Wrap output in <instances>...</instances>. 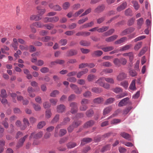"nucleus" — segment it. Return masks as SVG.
<instances>
[{
  "instance_id": "obj_1",
  "label": "nucleus",
  "mask_w": 153,
  "mask_h": 153,
  "mask_svg": "<svg viewBox=\"0 0 153 153\" xmlns=\"http://www.w3.org/2000/svg\"><path fill=\"white\" fill-rule=\"evenodd\" d=\"M78 104L76 102H72L70 103L69 106L71 108L70 112L72 114L76 113L78 110Z\"/></svg>"
},
{
  "instance_id": "obj_2",
  "label": "nucleus",
  "mask_w": 153,
  "mask_h": 153,
  "mask_svg": "<svg viewBox=\"0 0 153 153\" xmlns=\"http://www.w3.org/2000/svg\"><path fill=\"white\" fill-rule=\"evenodd\" d=\"M70 86L75 94H79L81 93L82 91L81 88H79L77 85L71 83L70 84Z\"/></svg>"
},
{
  "instance_id": "obj_3",
  "label": "nucleus",
  "mask_w": 153,
  "mask_h": 153,
  "mask_svg": "<svg viewBox=\"0 0 153 153\" xmlns=\"http://www.w3.org/2000/svg\"><path fill=\"white\" fill-rule=\"evenodd\" d=\"M43 134V132L42 131H39L36 134L35 132L32 133L29 137V138L30 139L32 138L37 139H39L42 137Z\"/></svg>"
},
{
  "instance_id": "obj_4",
  "label": "nucleus",
  "mask_w": 153,
  "mask_h": 153,
  "mask_svg": "<svg viewBox=\"0 0 153 153\" xmlns=\"http://www.w3.org/2000/svg\"><path fill=\"white\" fill-rule=\"evenodd\" d=\"M80 122H77L73 123L72 124L69 126L68 128V131L69 132H71L74 129L80 125Z\"/></svg>"
},
{
  "instance_id": "obj_5",
  "label": "nucleus",
  "mask_w": 153,
  "mask_h": 153,
  "mask_svg": "<svg viewBox=\"0 0 153 153\" xmlns=\"http://www.w3.org/2000/svg\"><path fill=\"white\" fill-rule=\"evenodd\" d=\"M105 8V5L102 4L98 5L94 10V12L97 13H100L102 12Z\"/></svg>"
},
{
  "instance_id": "obj_6",
  "label": "nucleus",
  "mask_w": 153,
  "mask_h": 153,
  "mask_svg": "<svg viewBox=\"0 0 153 153\" xmlns=\"http://www.w3.org/2000/svg\"><path fill=\"white\" fill-rule=\"evenodd\" d=\"M127 77L126 74L124 72H120L117 76V80L121 81L125 79Z\"/></svg>"
},
{
  "instance_id": "obj_7",
  "label": "nucleus",
  "mask_w": 153,
  "mask_h": 153,
  "mask_svg": "<svg viewBox=\"0 0 153 153\" xmlns=\"http://www.w3.org/2000/svg\"><path fill=\"white\" fill-rule=\"evenodd\" d=\"M65 106L63 104H60L57 106L56 111L58 113H62L65 111Z\"/></svg>"
},
{
  "instance_id": "obj_8",
  "label": "nucleus",
  "mask_w": 153,
  "mask_h": 153,
  "mask_svg": "<svg viewBox=\"0 0 153 153\" xmlns=\"http://www.w3.org/2000/svg\"><path fill=\"white\" fill-rule=\"evenodd\" d=\"M129 98L126 97L118 103V105L122 107L126 105L128 102Z\"/></svg>"
},
{
  "instance_id": "obj_9",
  "label": "nucleus",
  "mask_w": 153,
  "mask_h": 153,
  "mask_svg": "<svg viewBox=\"0 0 153 153\" xmlns=\"http://www.w3.org/2000/svg\"><path fill=\"white\" fill-rule=\"evenodd\" d=\"M28 136V135H26L24 136L22 138L19 140V142L17 145L16 147L17 148H19L22 146L26 139Z\"/></svg>"
},
{
  "instance_id": "obj_10",
  "label": "nucleus",
  "mask_w": 153,
  "mask_h": 153,
  "mask_svg": "<svg viewBox=\"0 0 153 153\" xmlns=\"http://www.w3.org/2000/svg\"><path fill=\"white\" fill-rule=\"evenodd\" d=\"M77 53V51L76 50L72 49L68 51L66 53V54L68 56H71L76 55Z\"/></svg>"
},
{
  "instance_id": "obj_11",
  "label": "nucleus",
  "mask_w": 153,
  "mask_h": 153,
  "mask_svg": "<svg viewBox=\"0 0 153 153\" xmlns=\"http://www.w3.org/2000/svg\"><path fill=\"white\" fill-rule=\"evenodd\" d=\"M103 54V52L100 50L95 51L91 53V55L93 57H99Z\"/></svg>"
},
{
  "instance_id": "obj_12",
  "label": "nucleus",
  "mask_w": 153,
  "mask_h": 153,
  "mask_svg": "<svg viewBox=\"0 0 153 153\" xmlns=\"http://www.w3.org/2000/svg\"><path fill=\"white\" fill-rule=\"evenodd\" d=\"M42 19V17L39 15H32L30 16V19L31 20L38 21Z\"/></svg>"
},
{
  "instance_id": "obj_13",
  "label": "nucleus",
  "mask_w": 153,
  "mask_h": 153,
  "mask_svg": "<svg viewBox=\"0 0 153 153\" xmlns=\"http://www.w3.org/2000/svg\"><path fill=\"white\" fill-rule=\"evenodd\" d=\"M113 72V70L111 68H106L104 69L100 73V74L102 75L104 74H107L112 73Z\"/></svg>"
},
{
  "instance_id": "obj_14",
  "label": "nucleus",
  "mask_w": 153,
  "mask_h": 153,
  "mask_svg": "<svg viewBox=\"0 0 153 153\" xmlns=\"http://www.w3.org/2000/svg\"><path fill=\"white\" fill-rule=\"evenodd\" d=\"M132 46V45L131 44L126 45L120 47L119 50L121 51H126L129 49Z\"/></svg>"
},
{
  "instance_id": "obj_15",
  "label": "nucleus",
  "mask_w": 153,
  "mask_h": 153,
  "mask_svg": "<svg viewBox=\"0 0 153 153\" xmlns=\"http://www.w3.org/2000/svg\"><path fill=\"white\" fill-rule=\"evenodd\" d=\"M99 49H101L105 52H107L112 50L114 49V47L112 46H109L101 48H98Z\"/></svg>"
},
{
  "instance_id": "obj_16",
  "label": "nucleus",
  "mask_w": 153,
  "mask_h": 153,
  "mask_svg": "<svg viewBox=\"0 0 153 153\" xmlns=\"http://www.w3.org/2000/svg\"><path fill=\"white\" fill-rule=\"evenodd\" d=\"M120 134L124 138L128 140H130V139L131 138V135L125 132H122L120 133Z\"/></svg>"
},
{
  "instance_id": "obj_17",
  "label": "nucleus",
  "mask_w": 153,
  "mask_h": 153,
  "mask_svg": "<svg viewBox=\"0 0 153 153\" xmlns=\"http://www.w3.org/2000/svg\"><path fill=\"white\" fill-rule=\"evenodd\" d=\"M104 101V99L101 97H98L94 99L93 102L96 104H100L102 103Z\"/></svg>"
},
{
  "instance_id": "obj_18",
  "label": "nucleus",
  "mask_w": 153,
  "mask_h": 153,
  "mask_svg": "<svg viewBox=\"0 0 153 153\" xmlns=\"http://www.w3.org/2000/svg\"><path fill=\"white\" fill-rule=\"evenodd\" d=\"M126 6V2H124L120 6L117 7V10L118 11H120L125 9Z\"/></svg>"
},
{
  "instance_id": "obj_19",
  "label": "nucleus",
  "mask_w": 153,
  "mask_h": 153,
  "mask_svg": "<svg viewBox=\"0 0 153 153\" xmlns=\"http://www.w3.org/2000/svg\"><path fill=\"white\" fill-rule=\"evenodd\" d=\"M93 25L94 22L92 21L90 22V23L85 24L81 26L80 27V29L81 30L83 28H85L88 27H91L93 26Z\"/></svg>"
},
{
  "instance_id": "obj_20",
  "label": "nucleus",
  "mask_w": 153,
  "mask_h": 153,
  "mask_svg": "<svg viewBox=\"0 0 153 153\" xmlns=\"http://www.w3.org/2000/svg\"><path fill=\"white\" fill-rule=\"evenodd\" d=\"M92 139L90 138H84L81 141V145H84L85 143L91 142Z\"/></svg>"
},
{
  "instance_id": "obj_21",
  "label": "nucleus",
  "mask_w": 153,
  "mask_h": 153,
  "mask_svg": "<svg viewBox=\"0 0 153 153\" xmlns=\"http://www.w3.org/2000/svg\"><path fill=\"white\" fill-rule=\"evenodd\" d=\"M136 80L134 79L131 82L129 87L130 89L133 91H135L136 90V88L135 86Z\"/></svg>"
},
{
  "instance_id": "obj_22",
  "label": "nucleus",
  "mask_w": 153,
  "mask_h": 153,
  "mask_svg": "<svg viewBox=\"0 0 153 153\" xmlns=\"http://www.w3.org/2000/svg\"><path fill=\"white\" fill-rule=\"evenodd\" d=\"M117 35H113L110 37L106 38L105 39V40L107 42H110L113 41L116 39L117 37Z\"/></svg>"
},
{
  "instance_id": "obj_23",
  "label": "nucleus",
  "mask_w": 153,
  "mask_h": 153,
  "mask_svg": "<svg viewBox=\"0 0 153 153\" xmlns=\"http://www.w3.org/2000/svg\"><path fill=\"white\" fill-rule=\"evenodd\" d=\"M112 107L111 106L106 107L103 110V115H105L109 113L112 110Z\"/></svg>"
},
{
  "instance_id": "obj_24",
  "label": "nucleus",
  "mask_w": 153,
  "mask_h": 153,
  "mask_svg": "<svg viewBox=\"0 0 153 153\" xmlns=\"http://www.w3.org/2000/svg\"><path fill=\"white\" fill-rule=\"evenodd\" d=\"M76 146V143L73 142H69L66 144V146L67 148L69 149L73 148Z\"/></svg>"
},
{
  "instance_id": "obj_25",
  "label": "nucleus",
  "mask_w": 153,
  "mask_h": 153,
  "mask_svg": "<svg viewBox=\"0 0 153 153\" xmlns=\"http://www.w3.org/2000/svg\"><path fill=\"white\" fill-rule=\"evenodd\" d=\"M113 63L116 67H119L121 66L120 59H115L113 61Z\"/></svg>"
},
{
  "instance_id": "obj_26",
  "label": "nucleus",
  "mask_w": 153,
  "mask_h": 153,
  "mask_svg": "<svg viewBox=\"0 0 153 153\" xmlns=\"http://www.w3.org/2000/svg\"><path fill=\"white\" fill-rule=\"evenodd\" d=\"M104 77H102L99 78L98 80H97L96 83L102 86L104 83Z\"/></svg>"
},
{
  "instance_id": "obj_27",
  "label": "nucleus",
  "mask_w": 153,
  "mask_h": 153,
  "mask_svg": "<svg viewBox=\"0 0 153 153\" xmlns=\"http://www.w3.org/2000/svg\"><path fill=\"white\" fill-rule=\"evenodd\" d=\"M79 44L82 46H88L90 45L91 43L89 41L85 40H81Z\"/></svg>"
},
{
  "instance_id": "obj_28",
  "label": "nucleus",
  "mask_w": 153,
  "mask_h": 153,
  "mask_svg": "<svg viewBox=\"0 0 153 153\" xmlns=\"http://www.w3.org/2000/svg\"><path fill=\"white\" fill-rule=\"evenodd\" d=\"M32 25L38 28H42L44 26V25L40 22H34L32 24Z\"/></svg>"
},
{
  "instance_id": "obj_29",
  "label": "nucleus",
  "mask_w": 153,
  "mask_h": 153,
  "mask_svg": "<svg viewBox=\"0 0 153 153\" xmlns=\"http://www.w3.org/2000/svg\"><path fill=\"white\" fill-rule=\"evenodd\" d=\"M127 38L126 37H122L119 39V40H118L116 41L115 42V44H120L123 42L127 40Z\"/></svg>"
},
{
  "instance_id": "obj_30",
  "label": "nucleus",
  "mask_w": 153,
  "mask_h": 153,
  "mask_svg": "<svg viewBox=\"0 0 153 153\" xmlns=\"http://www.w3.org/2000/svg\"><path fill=\"white\" fill-rule=\"evenodd\" d=\"M121 122V120L118 119H114L110 122L111 124L116 125L118 123H120Z\"/></svg>"
},
{
  "instance_id": "obj_31",
  "label": "nucleus",
  "mask_w": 153,
  "mask_h": 153,
  "mask_svg": "<svg viewBox=\"0 0 153 153\" xmlns=\"http://www.w3.org/2000/svg\"><path fill=\"white\" fill-rule=\"evenodd\" d=\"M94 122L93 120H90L86 123L84 127L87 128L92 126L94 124Z\"/></svg>"
},
{
  "instance_id": "obj_32",
  "label": "nucleus",
  "mask_w": 153,
  "mask_h": 153,
  "mask_svg": "<svg viewBox=\"0 0 153 153\" xmlns=\"http://www.w3.org/2000/svg\"><path fill=\"white\" fill-rule=\"evenodd\" d=\"M112 91L116 94H119L123 91V89L119 87H117L112 89Z\"/></svg>"
},
{
  "instance_id": "obj_33",
  "label": "nucleus",
  "mask_w": 153,
  "mask_h": 153,
  "mask_svg": "<svg viewBox=\"0 0 153 153\" xmlns=\"http://www.w3.org/2000/svg\"><path fill=\"white\" fill-rule=\"evenodd\" d=\"M52 113L50 110H47L45 112V117L47 119L50 118L52 115Z\"/></svg>"
},
{
  "instance_id": "obj_34",
  "label": "nucleus",
  "mask_w": 153,
  "mask_h": 153,
  "mask_svg": "<svg viewBox=\"0 0 153 153\" xmlns=\"http://www.w3.org/2000/svg\"><path fill=\"white\" fill-rule=\"evenodd\" d=\"M19 47V49L22 51H27L29 48L28 46L25 45H20Z\"/></svg>"
},
{
  "instance_id": "obj_35",
  "label": "nucleus",
  "mask_w": 153,
  "mask_h": 153,
  "mask_svg": "<svg viewBox=\"0 0 153 153\" xmlns=\"http://www.w3.org/2000/svg\"><path fill=\"white\" fill-rule=\"evenodd\" d=\"M109 28L108 26H104L97 29V31L99 33H102L107 30Z\"/></svg>"
},
{
  "instance_id": "obj_36",
  "label": "nucleus",
  "mask_w": 153,
  "mask_h": 153,
  "mask_svg": "<svg viewBox=\"0 0 153 153\" xmlns=\"http://www.w3.org/2000/svg\"><path fill=\"white\" fill-rule=\"evenodd\" d=\"M94 113V112L93 110L92 109H90L86 111V115L87 117H90L93 115Z\"/></svg>"
},
{
  "instance_id": "obj_37",
  "label": "nucleus",
  "mask_w": 153,
  "mask_h": 153,
  "mask_svg": "<svg viewBox=\"0 0 153 153\" xmlns=\"http://www.w3.org/2000/svg\"><path fill=\"white\" fill-rule=\"evenodd\" d=\"M142 44V42H138L134 46V49L136 51L138 50L141 47Z\"/></svg>"
},
{
  "instance_id": "obj_38",
  "label": "nucleus",
  "mask_w": 153,
  "mask_h": 153,
  "mask_svg": "<svg viewBox=\"0 0 153 153\" xmlns=\"http://www.w3.org/2000/svg\"><path fill=\"white\" fill-rule=\"evenodd\" d=\"M32 106L33 108L36 111H39L41 109V106L38 104H35V103H32Z\"/></svg>"
},
{
  "instance_id": "obj_39",
  "label": "nucleus",
  "mask_w": 153,
  "mask_h": 153,
  "mask_svg": "<svg viewBox=\"0 0 153 153\" xmlns=\"http://www.w3.org/2000/svg\"><path fill=\"white\" fill-rule=\"evenodd\" d=\"M137 25L139 27V28H140L141 26L143 24L144 21L143 19L142 18H141L139 19H137Z\"/></svg>"
},
{
  "instance_id": "obj_40",
  "label": "nucleus",
  "mask_w": 153,
  "mask_h": 153,
  "mask_svg": "<svg viewBox=\"0 0 153 153\" xmlns=\"http://www.w3.org/2000/svg\"><path fill=\"white\" fill-rule=\"evenodd\" d=\"M115 100V99L114 98L111 97L108 98L106 100L105 104V105H108L111 104Z\"/></svg>"
},
{
  "instance_id": "obj_41",
  "label": "nucleus",
  "mask_w": 153,
  "mask_h": 153,
  "mask_svg": "<svg viewBox=\"0 0 153 153\" xmlns=\"http://www.w3.org/2000/svg\"><path fill=\"white\" fill-rule=\"evenodd\" d=\"M59 94V92L57 90H54L50 94V96L52 97H55Z\"/></svg>"
},
{
  "instance_id": "obj_42",
  "label": "nucleus",
  "mask_w": 153,
  "mask_h": 153,
  "mask_svg": "<svg viewBox=\"0 0 153 153\" xmlns=\"http://www.w3.org/2000/svg\"><path fill=\"white\" fill-rule=\"evenodd\" d=\"M132 3L133 4V6L134 9L136 10H138L140 7V6L137 2L136 1H133Z\"/></svg>"
},
{
  "instance_id": "obj_43",
  "label": "nucleus",
  "mask_w": 153,
  "mask_h": 153,
  "mask_svg": "<svg viewBox=\"0 0 153 153\" xmlns=\"http://www.w3.org/2000/svg\"><path fill=\"white\" fill-rule=\"evenodd\" d=\"M91 91L93 92L97 93H99L102 91V90L101 88H98L96 87L92 88L91 89Z\"/></svg>"
},
{
  "instance_id": "obj_44",
  "label": "nucleus",
  "mask_w": 153,
  "mask_h": 153,
  "mask_svg": "<svg viewBox=\"0 0 153 153\" xmlns=\"http://www.w3.org/2000/svg\"><path fill=\"white\" fill-rule=\"evenodd\" d=\"M102 65L106 67H110L112 66V64L109 62H105L102 63Z\"/></svg>"
},
{
  "instance_id": "obj_45",
  "label": "nucleus",
  "mask_w": 153,
  "mask_h": 153,
  "mask_svg": "<svg viewBox=\"0 0 153 153\" xmlns=\"http://www.w3.org/2000/svg\"><path fill=\"white\" fill-rule=\"evenodd\" d=\"M61 125V124L58 125L55 128L54 136L56 137H57L58 136V130L60 128Z\"/></svg>"
},
{
  "instance_id": "obj_46",
  "label": "nucleus",
  "mask_w": 153,
  "mask_h": 153,
  "mask_svg": "<svg viewBox=\"0 0 153 153\" xmlns=\"http://www.w3.org/2000/svg\"><path fill=\"white\" fill-rule=\"evenodd\" d=\"M46 124L45 122L44 121H42L39 122L37 126V127L39 128H42Z\"/></svg>"
},
{
  "instance_id": "obj_47",
  "label": "nucleus",
  "mask_w": 153,
  "mask_h": 153,
  "mask_svg": "<svg viewBox=\"0 0 153 153\" xmlns=\"http://www.w3.org/2000/svg\"><path fill=\"white\" fill-rule=\"evenodd\" d=\"M114 31V29H111L108 31L105 32L104 33L105 36H107L112 34Z\"/></svg>"
},
{
  "instance_id": "obj_48",
  "label": "nucleus",
  "mask_w": 153,
  "mask_h": 153,
  "mask_svg": "<svg viewBox=\"0 0 153 153\" xmlns=\"http://www.w3.org/2000/svg\"><path fill=\"white\" fill-rule=\"evenodd\" d=\"M51 38L50 36H46L42 37L41 40L43 42H47L51 39Z\"/></svg>"
},
{
  "instance_id": "obj_49",
  "label": "nucleus",
  "mask_w": 153,
  "mask_h": 153,
  "mask_svg": "<svg viewBox=\"0 0 153 153\" xmlns=\"http://www.w3.org/2000/svg\"><path fill=\"white\" fill-rule=\"evenodd\" d=\"M105 80L107 82L111 83L114 84V79L111 78H105L104 77Z\"/></svg>"
},
{
  "instance_id": "obj_50",
  "label": "nucleus",
  "mask_w": 153,
  "mask_h": 153,
  "mask_svg": "<svg viewBox=\"0 0 153 153\" xmlns=\"http://www.w3.org/2000/svg\"><path fill=\"white\" fill-rule=\"evenodd\" d=\"M67 42V40L66 39H62L60 40L59 42V43L61 46H64L65 45Z\"/></svg>"
},
{
  "instance_id": "obj_51",
  "label": "nucleus",
  "mask_w": 153,
  "mask_h": 153,
  "mask_svg": "<svg viewBox=\"0 0 153 153\" xmlns=\"http://www.w3.org/2000/svg\"><path fill=\"white\" fill-rule=\"evenodd\" d=\"M51 21V22H57L59 19L58 16H55L53 17H50Z\"/></svg>"
},
{
  "instance_id": "obj_52",
  "label": "nucleus",
  "mask_w": 153,
  "mask_h": 153,
  "mask_svg": "<svg viewBox=\"0 0 153 153\" xmlns=\"http://www.w3.org/2000/svg\"><path fill=\"white\" fill-rule=\"evenodd\" d=\"M83 96L85 97H89L92 95L91 92L88 91H86L83 94Z\"/></svg>"
},
{
  "instance_id": "obj_53",
  "label": "nucleus",
  "mask_w": 153,
  "mask_h": 153,
  "mask_svg": "<svg viewBox=\"0 0 153 153\" xmlns=\"http://www.w3.org/2000/svg\"><path fill=\"white\" fill-rule=\"evenodd\" d=\"M84 11V10L83 9H81L75 13L73 15V16L75 17H77L81 14Z\"/></svg>"
},
{
  "instance_id": "obj_54",
  "label": "nucleus",
  "mask_w": 153,
  "mask_h": 153,
  "mask_svg": "<svg viewBox=\"0 0 153 153\" xmlns=\"http://www.w3.org/2000/svg\"><path fill=\"white\" fill-rule=\"evenodd\" d=\"M96 77V76L93 74H89L88 75L87 77V79L89 82H91L93 81Z\"/></svg>"
},
{
  "instance_id": "obj_55",
  "label": "nucleus",
  "mask_w": 153,
  "mask_h": 153,
  "mask_svg": "<svg viewBox=\"0 0 153 153\" xmlns=\"http://www.w3.org/2000/svg\"><path fill=\"white\" fill-rule=\"evenodd\" d=\"M119 113V110H117L112 115L108 117L107 119H109L111 118L114 117H116Z\"/></svg>"
},
{
  "instance_id": "obj_56",
  "label": "nucleus",
  "mask_w": 153,
  "mask_h": 153,
  "mask_svg": "<svg viewBox=\"0 0 153 153\" xmlns=\"http://www.w3.org/2000/svg\"><path fill=\"white\" fill-rule=\"evenodd\" d=\"M67 131L65 129H61L60 130L59 132V135L60 136L62 137L65 135Z\"/></svg>"
},
{
  "instance_id": "obj_57",
  "label": "nucleus",
  "mask_w": 153,
  "mask_h": 153,
  "mask_svg": "<svg viewBox=\"0 0 153 153\" xmlns=\"http://www.w3.org/2000/svg\"><path fill=\"white\" fill-rule=\"evenodd\" d=\"M40 71L43 73H46L49 71V68L46 67H44L40 69Z\"/></svg>"
},
{
  "instance_id": "obj_58",
  "label": "nucleus",
  "mask_w": 153,
  "mask_h": 153,
  "mask_svg": "<svg viewBox=\"0 0 153 153\" xmlns=\"http://www.w3.org/2000/svg\"><path fill=\"white\" fill-rule=\"evenodd\" d=\"M121 86L123 87L125 89H126L128 86V82L126 81H125L120 83Z\"/></svg>"
},
{
  "instance_id": "obj_59",
  "label": "nucleus",
  "mask_w": 153,
  "mask_h": 153,
  "mask_svg": "<svg viewBox=\"0 0 153 153\" xmlns=\"http://www.w3.org/2000/svg\"><path fill=\"white\" fill-rule=\"evenodd\" d=\"M49 101L51 104L54 105H56L58 101L57 99L53 98L50 99Z\"/></svg>"
},
{
  "instance_id": "obj_60",
  "label": "nucleus",
  "mask_w": 153,
  "mask_h": 153,
  "mask_svg": "<svg viewBox=\"0 0 153 153\" xmlns=\"http://www.w3.org/2000/svg\"><path fill=\"white\" fill-rule=\"evenodd\" d=\"M120 64L125 65L127 63V60L124 58H121L120 59Z\"/></svg>"
},
{
  "instance_id": "obj_61",
  "label": "nucleus",
  "mask_w": 153,
  "mask_h": 153,
  "mask_svg": "<svg viewBox=\"0 0 153 153\" xmlns=\"http://www.w3.org/2000/svg\"><path fill=\"white\" fill-rule=\"evenodd\" d=\"M132 11L130 8L126 9L125 11V14L126 16H131Z\"/></svg>"
},
{
  "instance_id": "obj_62",
  "label": "nucleus",
  "mask_w": 153,
  "mask_h": 153,
  "mask_svg": "<svg viewBox=\"0 0 153 153\" xmlns=\"http://www.w3.org/2000/svg\"><path fill=\"white\" fill-rule=\"evenodd\" d=\"M59 119V115L56 114L55 115L54 118L51 121V123H54L57 122Z\"/></svg>"
},
{
  "instance_id": "obj_63",
  "label": "nucleus",
  "mask_w": 153,
  "mask_h": 153,
  "mask_svg": "<svg viewBox=\"0 0 153 153\" xmlns=\"http://www.w3.org/2000/svg\"><path fill=\"white\" fill-rule=\"evenodd\" d=\"M70 6V4L68 2H66L63 4L62 7L64 9H67Z\"/></svg>"
},
{
  "instance_id": "obj_64",
  "label": "nucleus",
  "mask_w": 153,
  "mask_h": 153,
  "mask_svg": "<svg viewBox=\"0 0 153 153\" xmlns=\"http://www.w3.org/2000/svg\"><path fill=\"white\" fill-rule=\"evenodd\" d=\"M44 26L47 29L49 30L51 29L54 27L53 25L51 24L44 25Z\"/></svg>"
}]
</instances>
